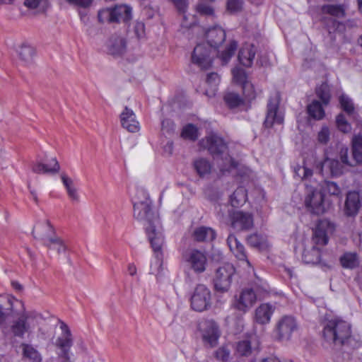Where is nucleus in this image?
Returning <instances> with one entry per match:
<instances>
[{
  "instance_id": "f257e3e1",
  "label": "nucleus",
  "mask_w": 362,
  "mask_h": 362,
  "mask_svg": "<svg viewBox=\"0 0 362 362\" xmlns=\"http://www.w3.org/2000/svg\"><path fill=\"white\" fill-rule=\"evenodd\" d=\"M134 217L143 222L148 241L156 258V264L161 267L162 248L165 244L163 227L157 213L152 209V202L144 189H138L133 199Z\"/></svg>"
},
{
  "instance_id": "f03ea898",
  "label": "nucleus",
  "mask_w": 362,
  "mask_h": 362,
  "mask_svg": "<svg viewBox=\"0 0 362 362\" xmlns=\"http://www.w3.org/2000/svg\"><path fill=\"white\" fill-rule=\"evenodd\" d=\"M322 337L326 342L337 346L357 348L360 343L352 335L351 325L341 319H332L325 325Z\"/></svg>"
},
{
  "instance_id": "7ed1b4c3",
  "label": "nucleus",
  "mask_w": 362,
  "mask_h": 362,
  "mask_svg": "<svg viewBox=\"0 0 362 362\" xmlns=\"http://www.w3.org/2000/svg\"><path fill=\"white\" fill-rule=\"evenodd\" d=\"M199 145L209 152L223 173L229 172L236 167L235 162L228 153L226 143L217 134L210 133L206 135L199 141Z\"/></svg>"
},
{
  "instance_id": "20e7f679",
  "label": "nucleus",
  "mask_w": 362,
  "mask_h": 362,
  "mask_svg": "<svg viewBox=\"0 0 362 362\" xmlns=\"http://www.w3.org/2000/svg\"><path fill=\"white\" fill-rule=\"evenodd\" d=\"M8 303L12 312H14L16 308L19 307L21 308L18 313L21 315L19 317L23 320L26 327L31 333L43 320V317L40 313L34 310L26 311L23 301L15 298H11L8 299Z\"/></svg>"
},
{
  "instance_id": "39448f33",
  "label": "nucleus",
  "mask_w": 362,
  "mask_h": 362,
  "mask_svg": "<svg viewBox=\"0 0 362 362\" xmlns=\"http://www.w3.org/2000/svg\"><path fill=\"white\" fill-rule=\"evenodd\" d=\"M132 18V8L127 5H118L99 11L98 21L101 23L127 22Z\"/></svg>"
},
{
  "instance_id": "423d86ee",
  "label": "nucleus",
  "mask_w": 362,
  "mask_h": 362,
  "mask_svg": "<svg viewBox=\"0 0 362 362\" xmlns=\"http://www.w3.org/2000/svg\"><path fill=\"white\" fill-rule=\"evenodd\" d=\"M304 204L308 211L313 214L321 215L327 210L325 194L322 190L308 185Z\"/></svg>"
},
{
  "instance_id": "0eeeda50",
  "label": "nucleus",
  "mask_w": 362,
  "mask_h": 362,
  "mask_svg": "<svg viewBox=\"0 0 362 362\" xmlns=\"http://www.w3.org/2000/svg\"><path fill=\"white\" fill-rule=\"evenodd\" d=\"M235 269L230 263L224 264L216 269L214 277V288L217 291L226 292L230 287L232 277Z\"/></svg>"
},
{
  "instance_id": "6e6552de",
  "label": "nucleus",
  "mask_w": 362,
  "mask_h": 362,
  "mask_svg": "<svg viewBox=\"0 0 362 362\" xmlns=\"http://www.w3.org/2000/svg\"><path fill=\"white\" fill-rule=\"evenodd\" d=\"M211 293L204 284H199L195 288L191 297V307L193 310L202 312L211 307Z\"/></svg>"
},
{
  "instance_id": "1a4fd4ad",
  "label": "nucleus",
  "mask_w": 362,
  "mask_h": 362,
  "mask_svg": "<svg viewBox=\"0 0 362 362\" xmlns=\"http://www.w3.org/2000/svg\"><path fill=\"white\" fill-rule=\"evenodd\" d=\"M297 329L296 319L291 315H284L277 322L274 332L279 341H288Z\"/></svg>"
},
{
  "instance_id": "9d476101",
  "label": "nucleus",
  "mask_w": 362,
  "mask_h": 362,
  "mask_svg": "<svg viewBox=\"0 0 362 362\" xmlns=\"http://www.w3.org/2000/svg\"><path fill=\"white\" fill-rule=\"evenodd\" d=\"M230 226L234 230L240 232L249 230L254 226L252 214L243 211H234L229 214Z\"/></svg>"
},
{
  "instance_id": "9b49d317",
  "label": "nucleus",
  "mask_w": 362,
  "mask_h": 362,
  "mask_svg": "<svg viewBox=\"0 0 362 362\" xmlns=\"http://www.w3.org/2000/svg\"><path fill=\"white\" fill-rule=\"evenodd\" d=\"M60 329L62 333L55 341L56 346L60 350L58 356L68 358V354H70V349L74 342L73 337L69 327L65 322H60Z\"/></svg>"
},
{
  "instance_id": "f8f14e48",
  "label": "nucleus",
  "mask_w": 362,
  "mask_h": 362,
  "mask_svg": "<svg viewBox=\"0 0 362 362\" xmlns=\"http://www.w3.org/2000/svg\"><path fill=\"white\" fill-rule=\"evenodd\" d=\"M257 295L252 288L243 289L238 296H235L233 306L243 313L247 312L255 303Z\"/></svg>"
},
{
  "instance_id": "ddd939ff",
  "label": "nucleus",
  "mask_w": 362,
  "mask_h": 362,
  "mask_svg": "<svg viewBox=\"0 0 362 362\" xmlns=\"http://www.w3.org/2000/svg\"><path fill=\"white\" fill-rule=\"evenodd\" d=\"M192 62L202 69L209 68L212 64L209 46L205 43L198 44L194 49Z\"/></svg>"
},
{
  "instance_id": "4468645a",
  "label": "nucleus",
  "mask_w": 362,
  "mask_h": 362,
  "mask_svg": "<svg viewBox=\"0 0 362 362\" xmlns=\"http://www.w3.org/2000/svg\"><path fill=\"white\" fill-rule=\"evenodd\" d=\"M279 100L276 96L269 98L264 122L265 127L270 128L275 124H281L284 122V117L279 112Z\"/></svg>"
},
{
  "instance_id": "2eb2a0df",
  "label": "nucleus",
  "mask_w": 362,
  "mask_h": 362,
  "mask_svg": "<svg viewBox=\"0 0 362 362\" xmlns=\"http://www.w3.org/2000/svg\"><path fill=\"white\" fill-rule=\"evenodd\" d=\"M32 233L33 237L45 246L50 243L49 239H54L57 236L55 230L49 220L38 223L34 227Z\"/></svg>"
},
{
  "instance_id": "dca6fc26",
  "label": "nucleus",
  "mask_w": 362,
  "mask_h": 362,
  "mask_svg": "<svg viewBox=\"0 0 362 362\" xmlns=\"http://www.w3.org/2000/svg\"><path fill=\"white\" fill-rule=\"evenodd\" d=\"M334 225L327 219L320 220L313 233V240L317 245H326L328 235L334 232Z\"/></svg>"
},
{
  "instance_id": "f3484780",
  "label": "nucleus",
  "mask_w": 362,
  "mask_h": 362,
  "mask_svg": "<svg viewBox=\"0 0 362 362\" xmlns=\"http://www.w3.org/2000/svg\"><path fill=\"white\" fill-rule=\"evenodd\" d=\"M220 337V332L217 324L213 320H208L204 322L202 338L205 343L210 346H215Z\"/></svg>"
},
{
  "instance_id": "a211bd4d",
  "label": "nucleus",
  "mask_w": 362,
  "mask_h": 362,
  "mask_svg": "<svg viewBox=\"0 0 362 362\" xmlns=\"http://www.w3.org/2000/svg\"><path fill=\"white\" fill-rule=\"evenodd\" d=\"M187 262L195 272L202 273L206 269L207 259L204 252L192 250L189 253Z\"/></svg>"
},
{
  "instance_id": "6ab92c4d",
  "label": "nucleus",
  "mask_w": 362,
  "mask_h": 362,
  "mask_svg": "<svg viewBox=\"0 0 362 362\" xmlns=\"http://www.w3.org/2000/svg\"><path fill=\"white\" fill-rule=\"evenodd\" d=\"M275 306L270 303L260 304L255 311V321L260 325L268 324L275 310Z\"/></svg>"
},
{
  "instance_id": "aec40b11",
  "label": "nucleus",
  "mask_w": 362,
  "mask_h": 362,
  "mask_svg": "<svg viewBox=\"0 0 362 362\" xmlns=\"http://www.w3.org/2000/svg\"><path fill=\"white\" fill-rule=\"evenodd\" d=\"M226 32L220 26H214L206 32L207 44L211 47L216 48L226 40Z\"/></svg>"
},
{
  "instance_id": "412c9836",
  "label": "nucleus",
  "mask_w": 362,
  "mask_h": 362,
  "mask_svg": "<svg viewBox=\"0 0 362 362\" xmlns=\"http://www.w3.org/2000/svg\"><path fill=\"white\" fill-rule=\"evenodd\" d=\"M107 48L109 54L121 56L127 51V41L119 35H112L107 42Z\"/></svg>"
},
{
  "instance_id": "4be33fe9",
  "label": "nucleus",
  "mask_w": 362,
  "mask_h": 362,
  "mask_svg": "<svg viewBox=\"0 0 362 362\" xmlns=\"http://www.w3.org/2000/svg\"><path fill=\"white\" fill-rule=\"evenodd\" d=\"M361 207L360 196L356 191L349 192L346 198L344 213L347 216H355Z\"/></svg>"
},
{
  "instance_id": "5701e85b",
  "label": "nucleus",
  "mask_w": 362,
  "mask_h": 362,
  "mask_svg": "<svg viewBox=\"0 0 362 362\" xmlns=\"http://www.w3.org/2000/svg\"><path fill=\"white\" fill-rule=\"evenodd\" d=\"M227 244L230 251L234 254L237 259L245 262L248 266H250V262L247 259L244 245L238 240L237 238L234 235L230 234L228 235L227 238Z\"/></svg>"
},
{
  "instance_id": "b1692460",
  "label": "nucleus",
  "mask_w": 362,
  "mask_h": 362,
  "mask_svg": "<svg viewBox=\"0 0 362 362\" xmlns=\"http://www.w3.org/2000/svg\"><path fill=\"white\" fill-rule=\"evenodd\" d=\"M122 126L130 132H137L139 124L133 110L126 107L120 115Z\"/></svg>"
},
{
  "instance_id": "393cba45",
  "label": "nucleus",
  "mask_w": 362,
  "mask_h": 362,
  "mask_svg": "<svg viewBox=\"0 0 362 362\" xmlns=\"http://www.w3.org/2000/svg\"><path fill=\"white\" fill-rule=\"evenodd\" d=\"M45 161L46 163L41 161H37L35 163L32 167L33 171L38 174L56 173L59 172L60 166L55 158H52L49 160L47 159Z\"/></svg>"
},
{
  "instance_id": "a878e982",
  "label": "nucleus",
  "mask_w": 362,
  "mask_h": 362,
  "mask_svg": "<svg viewBox=\"0 0 362 362\" xmlns=\"http://www.w3.org/2000/svg\"><path fill=\"white\" fill-rule=\"evenodd\" d=\"M256 54L255 47L253 45L245 44L239 51L238 60L243 66L250 67L253 63Z\"/></svg>"
},
{
  "instance_id": "bb28decb",
  "label": "nucleus",
  "mask_w": 362,
  "mask_h": 362,
  "mask_svg": "<svg viewBox=\"0 0 362 362\" xmlns=\"http://www.w3.org/2000/svg\"><path fill=\"white\" fill-rule=\"evenodd\" d=\"M325 165L329 167L332 176H339L344 172V165L336 159L325 158L323 161L319 162L317 168L322 173Z\"/></svg>"
},
{
  "instance_id": "cd10ccee",
  "label": "nucleus",
  "mask_w": 362,
  "mask_h": 362,
  "mask_svg": "<svg viewBox=\"0 0 362 362\" xmlns=\"http://www.w3.org/2000/svg\"><path fill=\"white\" fill-rule=\"evenodd\" d=\"M60 177L63 185L66 190L69 198L73 202H78L80 200V197L78 192V187H76L74 180L64 173L61 174Z\"/></svg>"
},
{
  "instance_id": "c85d7f7f",
  "label": "nucleus",
  "mask_w": 362,
  "mask_h": 362,
  "mask_svg": "<svg viewBox=\"0 0 362 362\" xmlns=\"http://www.w3.org/2000/svg\"><path fill=\"white\" fill-rule=\"evenodd\" d=\"M216 237L214 229L208 226H199L193 232V238L197 242H211Z\"/></svg>"
},
{
  "instance_id": "c756f323",
  "label": "nucleus",
  "mask_w": 362,
  "mask_h": 362,
  "mask_svg": "<svg viewBox=\"0 0 362 362\" xmlns=\"http://www.w3.org/2000/svg\"><path fill=\"white\" fill-rule=\"evenodd\" d=\"M247 242L252 247L264 250L269 247L267 236L263 234L255 233L247 236Z\"/></svg>"
},
{
  "instance_id": "7c9ffc66",
  "label": "nucleus",
  "mask_w": 362,
  "mask_h": 362,
  "mask_svg": "<svg viewBox=\"0 0 362 362\" xmlns=\"http://www.w3.org/2000/svg\"><path fill=\"white\" fill-rule=\"evenodd\" d=\"M321 11L324 14L338 18H342L346 16V7L344 4H326L322 6Z\"/></svg>"
},
{
  "instance_id": "2f4dec72",
  "label": "nucleus",
  "mask_w": 362,
  "mask_h": 362,
  "mask_svg": "<svg viewBox=\"0 0 362 362\" xmlns=\"http://www.w3.org/2000/svg\"><path fill=\"white\" fill-rule=\"evenodd\" d=\"M247 199V190L243 187H239L230 195V202L233 207H239L246 202Z\"/></svg>"
},
{
  "instance_id": "473e14b6",
  "label": "nucleus",
  "mask_w": 362,
  "mask_h": 362,
  "mask_svg": "<svg viewBox=\"0 0 362 362\" xmlns=\"http://www.w3.org/2000/svg\"><path fill=\"white\" fill-rule=\"evenodd\" d=\"M193 165L196 172L201 177H204L211 173V164L206 158H199L194 160Z\"/></svg>"
},
{
  "instance_id": "72a5a7b5",
  "label": "nucleus",
  "mask_w": 362,
  "mask_h": 362,
  "mask_svg": "<svg viewBox=\"0 0 362 362\" xmlns=\"http://www.w3.org/2000/svg\"><path fill=\"white\" fill-rule=\"evenodd\" d=\"M178 11L182 16V21L181 23V25L185 28H190L194 24V21H191L190 22H187V16L186 15V12L188 7V1L187 0H170Z\"/></svg>"
},
{
  "instance_id": "f704fd0d",
  "label": "nucleus",
  "mask_w": 362,
  "mask_h": 362,
  "mask_svg": "<svg viewBox=\"0 0 362 362\" xmlns=\"http://www.w3.org/2000/svg\"><path fill=\"white\" fill-rule=\"evenodd\" d=\"M307 111L310 117L317 120L322 119L325 115L322 104L316 100H314L308 105Z\"/></svg>"
},
{
  "instance_id": "c9c22d12",
  "label": "nucleus",
  "mask_w": 362,
  "mask_h": 362,
  "mask_svg": "<svg viewBox=\"0 0 362 362\" xmlns=\"http://www.w3.org/2000/svg\"><path fill=\"white\" fill-rule=\"evenodd\" d=\"M353 157L356 163L362 162V132L352 139Z\"/></svg>"
},
{
  "instance_id": "e433bc0d",
  "label": "nucleus",
  "mask_w": 362,
  "mask_h": 362,
  "mask_svg": "<svg viewBox=\"0 0 362 362\" xmlns=\"http://www.w3.org/2000/svg\"><path fill=\"white\" fill-rule=\"evenodd\" d=\"M23 356L28 362H41L42 357L40 353L33 346L23 344Z\"/></svg>"
},
{
  "instance_id": "4c0bfd02",
  "label": "nucleus",
  "mask_w": 362,
  "mask_h": 362,
  "mask_svg": "<svg viewBox=\"0 0 362 362\" xmlns=\"http://www.w3.org/2000/svg\"><path fill=\"white\" fill-rule=\"evenodd\" d=\"M11 331L14 337L20 338H23L25 334H31L20 317L13 322Z\"/></svg>"
},
{
  "instance_id": "58836bf2",
  "label": "nucleus",
  "mask_w": 362,
  "mask_h": 362,
  "mask_svg": "<svg viewBox=\"0 0 362 362\" xmlns=\"http://www.w3.org/2000/svg\"><path fill=\"white\" fill-rule=\"evenodd\" d=\"M238 47V43L235 40H232L226 46L224 50L218 53V57L223 64H227L230 58L233 56Z\"/></svg>"
},
{
  "instance_id": "ea45409f",
  "label": "nucleus",
  "mask_w": 362,
  "mask_h": 362,
  "mask_svg": "<svg viewBox=\"0 0 362 362\" xmlns=\"http://www.w3.org/2000/svg\"><path fill=\"white\" fill-rule=\"evenodd\" d=\"M340 262L343 267L354 269L358 265V259L356 253L346 252L340 257Z\"/></svg>"
},
{
  "instance_id": "a19ab883",
  "label": "nucleus",
  "mask_w": 362,
  "mask_h": 362,
  "mask_svg": "<svg viewBox=\"0 0 362 362\" xmlns=\"http://www.w3.org/2000/svg\"><path fill=\"white\" fill-rule=\"evenodd\" d=\"M316 95L322 100V104L327 105L330 101V88L327 83L324 82L315 89Z\"/></svg>"
},
{
  "instance_id": "79ce46f5",
  "label": "nucleus",
  "mask_w": 362,
  "mask_h": 362,
  "mask_svg": "<svg viewBox=\"0 0 362 362\" xmlns=\"http://www.w3.org/2000/svg\"><path fill=\"white\" fill-rule=\"evenodd\" d=\"M181 136L185 139L195 141L199 137L198 128L192 124H188L182 128Z\"/></svg>"
},
{
  "instance_id": "37998d69",
  "label": "nucleus",
  "mask_w": 362,
  "mask_h": 362,
  "mask_svg": "<svg viewBox=\"0 0 362 362\" xmlns=\"http://www.w3.org/2000/svg\"><path fill=\"white\" fill-rule=\"evenodd\" d=\"M256 337H252L250 339H246L239 341L236 346V350L241 356H248L251 354L252 349V341Z\"/></svg>"
},
{
  "instance_id": "c03bdc74",
  "label": "nucleus",
  "mask_w": 362,
  "mask_h": 362,
  "mask_svg": "<svg viewBox=\"0 0 362 362\" xmlns=\"http://www.w3.org/2000/svg\"><path fill=\"white\" fill-rule=\"evenodd\" d=\"M223 98L226 104L230 109L238 107L244 103L243 99L235 93H228Z\"/></svg>"
},
{
  "instance_id": "a18cd8bd",
  "label": "nucleus",
  "mask_w": 362,
  "mask_h": 362,
  "mask_svg": "<svg viewBox=\"0 0 362 362\" xmlns=\"http://www.w3.org/2000/svg\"><path fill=\"white\" fill-rule=\"evenodd\" d=\"M339 103L341 109L349 115L354 112L355 107L352 100L346 95L342 94L339 97Z\"/></svg>"
},
{
  "instance_id": "49530a36",
  "label": "nucleus",
  "mask_w": 362,
  "mask_h": 362,
  "mask_svg": "<svg viewBox=\"0 0 362 362\" xmlns=\"http://www.w3.org/2000/svg\"><path fill=\"white\" fill-rule=\"evenodd\" d=\"M49 241L50 243L45 246L49 250H55L59 254L66 251V246L59 236L57 235L54 239H49Z\"/></svg>"
},
{
  "instance_id": "de8ad7c7",
  "label": "nucleus",
  "mask_w": 362,
  "mask_h": 362,
  "mask_svg": "<svg viewBox=\"0 0 362 362\" xmlns=\"http://www.w3.org/2000/svg\"><path fill=\"white\" fill-rule=\"evenodd\" d=\"M294 173L301 180H308L313 175V170L304 163L303 165H297L294 168Z\"/></svg>"
},
{
  "instance_id": "09e8293b",
  "label": "nucleus",
  "mask_w": 362,
  "mask_h": 362,
  "mask_svg": "<svg viewBox=\"0 0 362 362\" xmlns=\"http://www.w3.org/2000/svg\"><path fill=\"white\" fill-rule=\"evenodd\" d=\"M232 74L234 81L241 86L248 81L246 72L241 68H234L232 70Z\"/></svg>"
},
{
  "instance_id": "8fccbe9b",
  "label": "nucleus",
  "mask_w": 362,
  "mask_h": 362,
  "mask_svg": "<svg viewBox=\"0 0 362 362\" xmlns=\"http://www.w3.org/2000/svg\"><path fill=\"white\" fill-rule=\"evenodd\" d=\"M34 53V48L27 45H22L19 49V56L25 62H29L32 60Z\"/></svg>"
},
{
  "instance_id": "3c124183",
  "label": "nucleus",
  "mask_w": 362,
  "mask_h": 362,
  "mask_svg": "<svg viewBox=\"0 0 362 362\" xmlns=\"http://www.w3.org/2000/svg\"><path fill=\"white\" fill-rule=\"evenodd\" d=\"M311 252L313 253L312 257H310V252L305 250L303 254V261L307 264H315L320 260V251L315 247H313Z\"/></svg>"
},
{
  "instance_id": "603ef678",
  "label": "nucleus",
  "mask_w": 362,
  "mask_h": 362,
  "mask_svg": "<svg viewBox=\"0 0 362 362\" xmlns=\"http://www.w3.org/2000/svg\"><path fill=\"white\" fill-rule=\"evenodd\" d=\"M322 189L330 195L339 196L341 194L339 187L334 182L324 181L322 185Z\"/></svg>"
},
{
  "instance_id": "864d4df0",
  "label": "nucleus",
  "mask_w": 362,
  "mask_h": 362,
  "mask_svg": "<svg viewBox=\"0 0 362 362\" xmlns=\"http://www.w3.org/2000/svg\"><path fill=\"white\" fill-rule=\"evenodd\" d=\"M336 124L338 129L344 133H349L351 130V124L347 122L343 114L337 116Z\"/></svg>"
},
{
  "instance_id": "5fc2aeb1",
  "label": "nucleus",
  "mask_w": 362,
  "mask_h": 362,
  "mask_svg": "<svg viewBox=\"0 0 362 362\" xmlns=\"http://www.w3.org/2000/svg\"><path fill=\"white\" fill-rule=\"evenodd\" d=\"M242 88H243L245 95L249 100H252L256 98L257 94L255 93L254 86L249 81H247L244 85L242 86Z\"/></svg>"
},
{
  "instance_id": "6e6d98bb",
  "label": "nucleus",
  "mask_w": 362,
  "mask_h": 362,
  "mask_svg": "<svg viewBox=\"0 0 362 362\" xmlns=\"http://www.w3.org/2000/svg\"><path fill=\"white\" fill-rule=\"evenodd\" d=\"M329 129L327 127H322L317 135L318 141L321 144H325L329 139Z\"/></svg>"
},
{
  "instance_id": "4d7b16f0",
  "label": "nucleus",
  "mask_w": 362,
  "mask_h": 362,
  "mask_svg": "<svg viewBox=\"0 0 362 362\" xmlns=\"http://www.w3.org/2000/svg\"><path fill=\"white\" fill-rule=\"evenodd\" d=\"M220 82V77L218 74L212 72L207 75L206 83L211 86L214 89L213 91L216 90V88Z\"/></svg>"
},
{
  "instance_id": "13d9d810",
  "label": "nucleus",
  "mask_w": 362,
  "mask_h": 362,
  "mask_svg": "<svg viewBox=\"0 0 362 362\" xmlns=\"http://www.w3.org/2000/svg\"><path fill=\"white\" fill-rule=\"evenodd\" d=\"M197 11L202 14L205 16H213L214 15V9L211 6L205 4H199L197 6Z\"/></svg>"
},
{
  "instance_id": "bf43d9fd",
  "label": "nucleus",
  "mask_w": 362,
  "mask_h": 362,
  "mask_svg": "<svg viewBox=\"0 0 362 362\" xmlns=\"http://www.w3.org/2000/svg\"><path fill=\"white\" fill-rule=\"evenodd\" d=\"M242 6V0H228L227 2V8L230 12H238L240 11Z\"/></svg>"
},
{
  "instance_id": "052dcab7",
  "label": "nucleus",
  "mask_w": 362,
  "mask_h": 362,
  "mask_svg": "<svg viewBox=\"0 0 362 362\" xmlns=\"http://www.w3.org/2000/svg\"><path fill=\"white\" fill-rule=\"evenodd\" d=\"M216 357L222 361H227L230 357V351L226 347L222 346L216 351Z\"/></svg>"
},
{
  "instance_id": "680f3d73",
  "label": "nucleus",
  "mask_w": 362,
  "mask_h": 362,
  "mask_svg": "<svg viewBox=\"0 0 362 362\" xmlns=\"http://www.w3.org/2000/svg\"><path fill=\"white\" fill-rule=\"evenodd\" d=\"M134 32L138 38H141L145 35V25L142 22H136L134 25Z\"/></svg>"
},
{
  "instance_id": "e2e57ef3",
  "label": "nucleus",
  "mask_w": 362,
  "mask_h": 362,
  "mask_svg": "<svg viewBox=\"0 0 362 362\" xmlns=\"http://www.w3.org/2000/svg\"><path fill=\"white\" fill-rule=\"evenodd\" d=\"M348 151L349 149L347 148H341L339 152V156L341 163L346 166H353L354 163L350 162L348 159Z\"/></svg>"
},
{
  "instance_id": "0e129e2a",
  "label": "nucleus",
  "mask_w": 362,
  "mask_h": 362,
  "mask_svg": "<svg viewBox=\"0 0 362 362\" xmlns=\"http://www.w3.org/2000/svg\"><path fill=\"white\" fill-rule=\"evenodd\" d=\"M174 123L169 119H165L161 122V129L167 133H170L174 130Z\"/></svg>"
},
{
  "instance_id": "69168bd1",
  "label": "nucleus",
  "mask_w": 362,
  "mask_h": 362,
  "mask_svg": "<svg viewBox=\"0 0 362 362\" xmlns=\"http://www.w3.org/2000/svg\"><path fill=\"white\" fill-rule=\"evenodd\" d=\"M45 0H25V5L30 8H35L45 4Z\"/></svg>"
},
{
  "instance_id": "338daca9",
  "label": "nucleus",
  "mask_w": 362,
  "mask_h": 362,
  "mask_svg": "<svg viewBox=\"0 0 362 362\" xmlns=\"http://www.w3.org/2000/svg\"><path fill=\"white\" fill-rule=\"evenodd\" d=\"M70 4L78 6L80 7L86 8L90 5L93 0H66Z\"/></svg>"
},
{
  "instance_id": "774afa93",
  "label": "nucleus",
  "mask_w": 362,
  "mask_h": 362,
  "mask_svg": "<svg viewBox=\"0 0 362 362\" xmlns=\"http://www.w3.org/2000/svg\"><path fill=\"white\" fill-rule=\"evenodd\" d=\"M128 272L131 276H134L136 273V266L134 264H129L128 265Z\"/></svg>"
}]
</instances>
